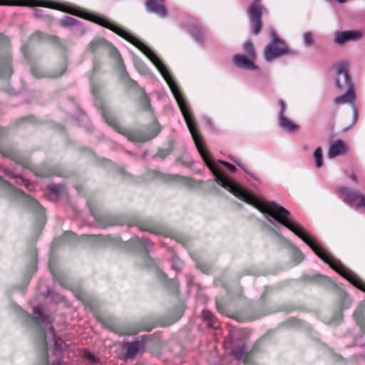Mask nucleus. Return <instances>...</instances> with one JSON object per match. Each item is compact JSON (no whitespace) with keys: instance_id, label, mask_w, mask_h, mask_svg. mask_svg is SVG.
Instances as JSON below:
<instances>
[{"instance_id":"f257e3e1","label":"nucleus","mask_w":365,"mask_h":365,"mask_svg":"<svg viewBox=\"0 0 365 365\" xmlns=\"http://www.w3.org/2000/svg\"><path fill=\"white\" fill-rule=\"evenodd\" d=\"M162 76L169 85V87L178 102L180 111L185 118L187 128L192 134L195 146L203 158V160L213 173L215 182L239 199L253 205L260 212L271 217L272 219L269 218V217H267V219H268L274 227H277L279 225H282L287 227L301 238L314 251V252L324 262L327 263L330 267L346 279L354 286L365 292V283L356 274L344 266L339 260L335 259L327 252L317 242L315 239L307 235L300 224L292 220L291 213L287 209L279 205L276 202L266 201L253 195L240 184L225 176L216 167L215 164L211 160L208 152L202 145L200 139V134L195 129L187 103L180 93L178 85L172 78L170 75Z\"/></svg>"},{"instance_id":"f03ea898","label":"nucleus","mask_w":365,"mask_h":365,"mask_svg":"<svg viewBox=\"0 0 365 365\" xmlns=\"http://www.w3.org/2000/svg\"><path fill=\"white\" fill-rule=\"evenodd\" d=\"M34 321L36 326V332L38 340L43 351V359L41 365H48L47 356V340L51 339L54 342V347L56 351L63 350V341L60 337H57L54 334V329L52 326L47 328L53 320L51 316H46L43 314L40 307L34 308Z\"/></svg>"},{"instance_id":"7ed1b4c3","label":"nucleus","mask_w":365,"mask_h":365,"mask_svg":"<svg viewBox=\"0 0 365 365\" xmlns=\"http://www.w3.org/2000/svg\"><path fill=\"white\" fill-rule=\"evenodd\" d=\"M102 116L105 121L111 127H113L117 132L125 135L128 140L135 143H144L154 137L160 133V128L158 123L155 120L148 130H128L120 127L115 117L113 116L112 113L106 108H102Z\"/></svg>"},{"instance_id":"20e7f679","label":"nucleus","mask_w":365,"mask_h":365,"mask_svg":"<svg viewBox=\"0 0 365 365\" xmlns=\"http://www.w3.org/2000/svg\"><path fill=\"white\" fill-rule=\"evenodd\" d=\"M3 178H5L4 174H0V187L4 194L12 199L22 200L29 210L38 215L40 220H44V210L40 204L32 197L26 195L23 191L14 187Z\"/></svg>"},{"instance_id":"39448f33","label":"nucleus","mask_w":365,"mask_h":365,"mask_svg":"<svg viewBox=\"0 0 365 365\" xmlns=\"http://www.w3.org/2000/svg\"><path fill=\"white\" fill-rule=\"evenodd\" d=\"M270 36L272 41L266 46L263 53L267 62H271L282 55L295 54V52L290 51L284 42L278 37L274 29H270Z\"/></svg>"},{"instance_id":"423d86ee","label":"nucleus","mask_w":365,"mask_h":365,"mask_svg":"<svg viewBox=\"0 0 365 365\" xmlns=\"http://www.w3.org/2000/svg\"><path fill=\"white\" fill-rule=\"evenodd\" d=\"M11 62L9 39L0 34V77L11 76L12 73Z\"/></svg>"},{"instance_id":"0eeeda50","label":"nucleus","mask_w":365,"mask_h":365,"mask_svg":"<svg viewBox=\"0 0 365 365\" xmlns=\"http://www.w3.org/2000/svg\"><path fill=\"white\" fill-rule=\"evenodd\" d=\"M261 1L262 0H252L247 9V13L250 18L252 33L254 35L259 34L262 26V19L264 8L261 5Z\"/></svg>"},{"instance_id":"6e6552de","label":"nucleus","mask_w":365,"mask_h":365,"mask_svg":"<svg viewBox=\"0 0 365 365\" xmlns=\"http://www.w3.org/2000/svg\"><path fill=\"white\" fill-rule=\"evenodd\" d=\"M338 193L344 197V202L349 205H353L356 209H365V195L358 190L340 187Z\"/></svg>"},{"instance_id":"1a4fd4ad","label":"nucleus","mask_w":365,"mask_h":365,"mask_svg":"<svg viewBox=\"0 0 365 365\" xmlns=\"http://www.w3.org/2000/svg\"><path fill=\"white\" fill-rule=\"evenodd\" d=\"M336 78L335 86L339 91L347 90L350 87L354 89V84L348 73L349 64L341 62L335 65Z\"/></svg>"},{"instance_id":"9d476101","label":"nucleus","mask_w":365,"mask_h":365,"mask_svg":"<svg viewBox=\"0 0 365 365\" xmlns=\"http://www.w3.org/2000/svg\"><path fill=\"white\" fill-rule=\"evenodd\" d=\"M150 336L148 335H143L141 336V340L125 343L123 346V349L125 351L124 354L125 359H129L134 358L140 350L144 349L146 340Z\"/></svg>"},{"instance_id":"9b49d317","label":"nucleus","mask_w":365,"mask_h":365,"mask_svg":"<svg viewBox=\"0 0 365 365\" xmlns=\"http://www.w3.org/2000/svg\"><path fill=\"white\" fill-rule=\"evenodd\" d=\"M145 6L148 12L155 14L160 18L163 19L168 16L165 0H146Z\"/></svg>"},{"instance_id":"f8f14e48","label":"nucleus","mask_w":365,"mask_h":365,"mask_svg":"<svg viewBox=\"0 0 365 365\" xmlns=\"http://www.w3.org/2000/svg\"><path fill=\"white\" fill-rule=\"evenodd\" d=\"M363 36V32L357 30L338 31L335 34L334 41L337 44L343 45L346 42L359 41Z\"/></svg>"},{"instance_id":"ddd939ff","label":"nucleus","mask_w":365,"mask_h":365,"mask_svg":"<svg viewBox=\"0 0 365 365\" xmlns=\"http://www.w3.org/2000/svg\"><path fill=\"white\" fill-rule=\"evenodd\" d=\"M255 58V57H250L249 56L235 54L232 56V61L237 68L249 71H255L258 69V66L254 62Z\"/></svg>"},{"instance_id":"4468645a","label":"nucleus","mask_w":365,"mask_h":365,"mask_svg":"<svg viewBox=\"0 0 365 365\" xmlns=\"http://www.w3.org/2000/svg\"><path fill=\"white\" fill-rule=\"evenodd\" d=\"M59 23L61 26L71 27V31L76 35H83L86 32V29L81 23L73 17L64 16L59 19Z\"/></svg>"},{"instance_id":"2eb2a0df","label":"nucleus","mask_w":365,"mask_h":365,"mask_svg":"<svg viewBox=\"0 0 365 365\" xmlns=\"http://www.w3.org/2000/svg\"><path fill=\"white\" fill-rule=\"evenodd\" d=\"M89 210L91 217L93 218L92 220H89V222L94 226L105 227L120 223L117 220H114L112 217L100 216L97 215L92 208L89 207Z\"/></svg>"},{"instance_id":"dca6fc26","label":"nucleus","mask_w":365,"mask_h":365,"mask_svg":"<svg viewBox=\"0 0 365 365\" xmlns=\"http://www.w3.org/2000/svg\"><path fill=\"white\" fill-rule=\"evenodd\" d=\"M347 147L342 140L338 139L334 141L329 146L327 157L334 158L338 155H341L346 152Z\"/></svg>"},{"instance_id":"f3484780","label":"nucleus","mask_w":365,"mask_h":365,"mask_svg":"<svg viewBox=\"0 0 365 365\" xmlns=\"http://www.w3.org/2000/svg\"><path fill=\"white\" fill-rule=\"evenodd\" d=\"M66 194V188L62 184H51L48 186V197L51 201H56Z\"/></svg>"},{"instance_id":"a211bd4d","label":"nucleus","mask_w":365,"mask_h":365,"mask_svg":"<svg viewBox=\"0 0 365 365\" xmlns=\"http://www.w3.org/2000/svg\"><path fill=\"white\" fill-rule=\"evenodd\" d=\"M66 63L63 65V68L58 73H46L41 68L37 66H33L31 68V72L32 75L37 78L48 77V78H58L63 75L64 71H66Z\"/></svg>"},{"instance_id":"6ab92c4d","label":"nucleus","mask_w":365,"mask_h":365,"mask_svg":"<svg viewBox=\"0 0 365 365\" xmlns=\"http://www.w3.org/2000/svg\"><path fill=\"white\" fill-rule=\"evenodd\" d=\"M230 354L235 359H241L243 363H245L247 354L244 342L240 341L233 346L231 349Z\"/></svg>"},{"instance_id":"aec40b11","label":"nucleus","mask_w":365,"mask_h":365,"mask_svg":"<svg viewBox=\"0 0 365 365\" xmlns=\"http://www.w3.org/2000/svg\"><path fill=\"white\" fill-rule=\"evenodd\" d=\"M355 94L354 89L350 87L347 90H345V93L335 98L334 102L335 104H343L346 103H350L352 105L354 104Z\"/></svg>"},{"instance_id":"412c9836","label":"nucleus","mask_w":365,"mask_h":365,"mask_svg":"<svg viewBox=\"0 0 365 365\" xmlns=\"http://www.w3.org/2000/svg\"><path fill=\"white\" fill-rule=\"evenodd\" d=\"M279 126L289 132L292 133L296 130H299V125L294 123L290 119H289L285 115L279 116V121H278Z\"/></svg>"},{"instance_id":"4be33fe9","label":"nucleus","mask_w":365,"mask_h":365,"mask_svg":"<svg viewBox=\"0 0 365 365\" xmlns=\"http://www.w3.org/2000/svg\"><path fill=\"white\" fill-rule=\"evenodd\" d=\"M202 320L206 322L208 327L212 329H217L218 327L217 320L210 310L204 309L202 312Z\"/></svg>"},{"instance_id":"5701e85b","label":"nucleus","mask_w":365,"mask_h":365,"mask_svg":"<svg viewBox=\"0 0 365 365\" xmlns=\"http://www.w3.org/2000/svg\"><path fill=\"white\" fill-rule=\"evenodd\" d=\"M193 39L199 44L204 45L205 32L203 29L198 26H192L189 29Z\"/></svg>"},{"instance_id":"b1692460","label":"nucleus","mask_w":365,"mask_h":365,"mask_svg":"<svg viewBox=\"0 0 365 365\" xmlns=\"http://www.w3.org/2000/svg\"><path fill=\"white\" fill-rule=\"evenodd\" d=\"M111 53L113 58L117 61L118 69L120 75L123 78L125 79L128 77V73L125 70V66L121 56L115 48H112Z\"/></svg>"},{"instance_id":"393cba45","label":"nucleus","mask_w":365,"mask_h":365,"mask_svg":"<svg viewBox=\"0 0 365 365\" xmlns=\"http://www.w3.org/2000/svg\"><path fill=\"white\" fill-rule=\"evenodd\" d=\"M158 279L165 282V285L170 289L173 292H176L178 291L179 284L177 282L173 280L167 279V276L163 272L158 270Z\"/></svg>"},{"instance_id":"a878e982","label":"nucleus","mask_w":365,"mask_h":365,"mask_svg":"<svg viewBox=\"0 0 365 365\" xmlns=\"http://www.w3.org/2000/svg\"><path fill=\"white\" fill-rule=\"evenodd\" d=\"M4 170L6 176L13 178V179L16 180V184L23 183L25 185V187H26L29 189V190H31V188H29V186L32 185V184L29 182V180L23 178L20 175H15L13 172L10 171L9 170H8L6 168H4Z\"/></svg>"},{"instance_id":"bb28decb","label":"nucleus","mask_w":365,"mask_h":365,"mask_svg":"<svg viewBox=\"0 0 365 365\" xmlns=\"http://www.w3.org/2000/svg\"><path fill=\"white\" fill-rule=\"evenodd\" d=\"M313 157L314 159L315 167L317 168H320L323 166V153L322 149L321 147L317 148L313 153Z\"/></svg>"},{"instance_id":"cd10ccee","label":"nucleus","mask_w":365,"mask_h":365,"mask_svg":"<svg viewBox=\"0 0 365 365\" xmlns=\"http://www.w3.org/2000/svg\"><path fill=\"white\" fill-rule=\"evenodd\" d=\"M137 245L141 247L147 252L149 248L153 245L150 241L147 238H139L138 237H134L133 240Z\"/></svg>"},{"instance_id":"c85d7f7f","label":"nucleus","mask_w":365,"mask_h":365,"mask_svg":"<svg viewBox=\"0 0 365 365\" xmlns=\"http://www.w3.org/2000/svg\"><path fill=\"white\" fill-rule=\"evenodd\" d=\"M243 50L245 53V56H249L250 57H255V51L253 46V44L250 41H247L243 43Z\"/></svg>"},{"instance_id":"c756f323","label":"nucleus","mask_w":365,"mask_h":365,"mask_svg":"<svg viewBox=\"0 0 365 365\" xmlns=\"http://www.w3.org/2000/svg\"><path fill=\"white\" fill-rule=\"evenodd\" d=\"M61 240L63 242L73 243L76 240V236L73 232L67 231L62 235Z\"/></svg>"},{"instance_id":"7c9ffc66","label":"nucleus","mask_w":365,"mask_h":365,"mask_svg":"<svg viewBox=\"0 0 365 365\" xmlns=\"http://www.w3.org/2000/svg\"><path fill=\"white\" fill-rule=\"evenodd\" d=\"M108 43L104 39H94L90 43L91 49L94 51L100 47L104 46Z\"/></svg>"},{"instance_id":"2f4dec72","label":"nucleus","mask_w":365,"mask_h":365,"mask_svg":"<svg viewBox=\"0 0 365 365\" xmlns=\"http://www.w3.org/2000/svg\"><path fill=\"white\" fill-rule=\"evenodd\" d=\"M303 43L307 47H310L314 45V39L312 32L307 31L303 35Z\"/></svg>"},{"instance_id":"473e14b6","label":"nucleus","mask_w":365,"mask_h":365,"mask_svg":"<svg viewBox=\"0 0 365 365\" xmlns=\"http://www.w3.org/2000/svg\"><path fill=\"white\" fill-rule=\"evenodd\" d=\"M354 318L356 323L361 328H363V324L364 322V315L361 312H356L354 314Z\"/></svg>"},{"instance_id":"72a5a7b5","label":"nucleus","mask_w":365,"mask_h":365,"mask_svg":"<svg viewBox=\"0 0 365 365\" xmlns=\"http://www.w3.org/2000/svg\"><path fill=\"white\" fill-rule=\"evenodd\" d=\"M141 105L145 110L151 112V107L148 97L144 94L141 98Z\"/></svg>"},{"instance_id":"f704fd0d","label":"nucleus","mask_w":365,"mask_h":365,"mask_svg":"<svg viewBox=\"0 0 365 365\" xmlns=\"http://www.w3.org/2000/svg\"><path fill=\"white\" fill-rule=\"evenodd\" d=\"M310 279L316 282H325L329 280L328 277L319 274H314L313 276L310 277Z\"/></svg>"},{"instance_id":"c9c22d12","label":"nucleus","mask_w":365,"mask_h":365,"mask_svg":"<svg viewBox=\"0 0 365 365\" xmlns=\"http://www.w3.org/2000/svg\"><path fill=\"white\" fill-rule=\"evenodd\" d=\"M173 150V148L170 147L165 150H160L158 153L156 154V156L158 158H160L162 159L165 158L166 156H168Z\"/></svg>"},{"instance_id":"e433bc0d","label":"nucleus","mask_w":365,"mask_h":365,"mask_svg":"<svg viewBox=\"0 0 365 365\" xmlns=\"http://www.w3.org/2000/svg\"><path fill=\"white\" fill-rule=\"evenodd\" d=\"M352 112H353V118H352V123L351 126L354 125L358 120L359 118V113L357 107L355 104L352 105Z\"/></svg>"},{"instance_id":"4c0bfd02","label":"nucleus","mask_w":365,"mask_h":365,"mask_svg":"<svg viewBox=\"0 0 365 365\" xmlns=\"http://www.w3.org/2000/svg\"><path fill=\"white\" fill-rule=\"evenodd\" d=\"M34 14L36 17L38 18H44L48 16V15L46 14V11L43 9H35L34 10Z\"/></svg>"},{"instance_id":"58836bf2","label":"nucleus","mask_w":365,"mask_h":365,"mask_svg":"<svg viewBox=\"0 0 365 365\" xmlns=\"http://www.w3.org/2000/svg\"><path fill=\"white\" fill-rule=\"evenodd\" d=\"M36 253L33 252L32 253L31 263H30V269H31V273H34L36 271Z\"/></svg>"},{"instance_id":"ea45409f","label":"nucleus","mask_w":365,"mask_h":365,"mask_svg":"<svg viewBox=\"0 0 365 365\" xmlns=\"http://www.w3.org/2000/svg\"><path fill=\"white\" fill-rule=\"evenodd\" d=\"M219 163L222 164L224 166H225L231 173H235L236 171V167L226 161L223 160H219Z\"/></svg>"},{"instance_id":"a19ab883","label":"nucleus","mask_w":365,"mask_h":365,"mask_svg":"<svg viewBox=\"0 0 365 365\" xmlns=\"http://www.w3.org/2000/svg\"><path fill=\"white\" fill-rule=\"evenodd\" d=\"M172 267L176 271H180L183 267V263L180 260L176 259L173 261Z\"/></svg>"},{"instance_id":"79ce46f5","label":"nucleus","mask_w":365,"mask_h":365,"mask_svg":"<svg viewBox=\"0 0 365 365\" xmlns=\"http://www.w3.org/2000/svg\"><path fill=\"white\" fill-rule=\"evenodd\" d=\"M279 107H280V109H279V116H282V115H284V112H285V110H286V103L285 102L280 99L279 101Z\"/></svg>"},{"instance_id":"37998d69","label":"nucleus","mask_w":365,"mask_h":365,"mask_svg":"<svg viewBox=\"0 0 365 365\" xmlns=\"http://www.w3.org/2000/svg\"><path fill=\"white\" fill-rule=\"evenodd\" d=\"M242 170H243L247 174H248L249 175H250L253 179H255V180L257 181H259V178L255 175L253 173H250L247 168L245 166L244 164H242V163L238 165Z\"/></svg>"},{"instance_id":"c03bdc74","label":"nucleus","mask_w":365,"mask_h":365,"mask_svg":"<svg viewBox=\"0 0 365 365\" xmlns=\"http://www.w3.org/2000/svg\"><path fill=\"white\" fill-rule=\"evenodd\" d=\"M86 358L89 360V361L92 364H95L98 361L96 356L94 354H91V352L86 353Z\"/></svg>"},{"instance_id":"a18cd8bd","label":"nucleus","mask_w":365,"mask_h":365,"mask_svg":"<svg viewBox=\"0 0 365 365\" xmlns=\"http://www.w3.org/2000/svg\"><path fill=\"white\" fill-rule=\"evenodd\" d=\"M4 168H6V167H4V166H1L0 167V174H4V177L8 178V176L6 175V173H5L4 170ZM6 169H8V170H9L11 171V170L9 168H6ZM15 171H16V169H14V170L13 171V173L16 175ZM11 172H12V170H11ZM16 175H18L16 174ZM9 178L11 179L12 178L9 177Z\"/></svg>"},{"instance_id":"49530a36","label":"nucleus","mask_w":365,"mask_h":365,"mask_svg":"<svg viewBox=\"0 0 365 365\" xmlns=\"http://www.w3.org/2000/svg\"><path fill=\"white\" fill-rule=\"evenodd\" d=\"M350 300L349 299V297L347 296L344 297V304H343V308L346 309L348 308L350 305Z\"/></svg>"},{"instance_id":"de8ad7c7","label":"nucleus","mask_w":365,"mask_h":365,"mask_svg":"<svg viewBox=\"0 0 365 365\" xmlns=\"http://www.w3.org/2000/svg\"><path fill=\"white\" fill-rule=\"evenodd\" d=\"M197 267L202 270V272H205V273H207L208 272V268L207 267H204L202 264H201L200 263H197Z\"/></svg>"},{"instance_id":"09e8293b","label":"nucleus","mask_w":365,"mask_h":365,"mask_svg":"<svg viewBox=\"0 0 365 365\" xmlns=\"http://www.w3.org/2000/svg\"><path fill=\"white\" fill-rule=\"evenodd\" d=\"M153 327L151 325H148L145 327L140 326L139 327L140 329L145 330V331H150L152 329Z\"/></svg>"},{"instance_id":"8fccbe9b","label":"nucleus","mask_w":365,"mask_h":365,"mask_svg":"<svg viewBox=\"0 0 365 365\" xmlns=\"http://www.w3.org/2000/svg\"><path fill=\"white\" fill-rule=\"evenodd\" d=\"M51 365H64V362L61 359H57Z\"/></svg>"},{"instance_id":"3c124183","label":"nucleus","mask_w":365,"mask_h":365,"mask_svg":"<svg viewBox=\"0 0 365 365\" xmlns=\"http://www.w3.org/2000/svg\"><path fill=\"white\" fill-rule=\"evenodd\" d=\"M41 35H42L41 33L37 31V32L34 33V35L32 36V39L41 38Z\"/></svg>"},{"instance_id":"603ef678","label":"nucleus","mask_w":365,"mask_h":365,"mask_svg":"<svg viewBox=\"0 0 365 365\" xmlns=\"http://www.w3.org/2000/svg\"><path fill=\"white\" fill-rule=\"evenodd\" d=\"M349 178H350L351 180H352L353 181H354L355 182H358V180H357V178H356V175H355V174H354V173H352V174H351V175H349Z\"/></svg>"},{"instance_id":"864d4df0","label":"nucleus","mask_w":365,"mask_h":365,"mask_svg":"<svg viewBox=\"0 0 365 365\" xmlns=\"http://www.w3.org/2000/svg\"><path fill=\"white\" fill-rule=\"evenodd\" d=\"M231 160L237 165L241 163V161L237 158H232Z\"/></svg>"},{"instance_id":"5fc2aeb1","label":"nucleus","mask_w":365,"mask_h":365,"mask_svg":"<svg viewBox=\"0 0 365 365\" xmlns=\"http://www.w3.org/2000/svg\"><path fill=\"white\" fill-rule=\"evenodd\" d=\"M205 122L208 127L212 128V122L210 119L205 118Z\"/></svg>"},{"instance_id":"6e6d98bb","label":"nucleus","mask_w":365,"mask_h":365,"mask_svg":"<svg viewBox=\"0 0 365 365\" xmlns=\"http://www.w3.org/2000/svg\"><path fill=\"white\" fill-rule=\"evenodd\" d=\"M145 261L148 262L147 266H149L150 262H153V259H151L148 255H145Z\"/></svg>"},{"instance_id":"4d7b16f0","label":"nucleus","mask_w":365,"mask_h":365,"mask_svg":"<svg viewBox=\"0 0 365 365\" xmlns=\"http://www.w3.org/2000/svg\"><path fill=\"white\" fill-rule=\"evenodd\" d=\"M51 40L55 43H58V38L56 36H52Z\"/></svg>"},{"instance_id":"13d9d810","label":"nucleus","mask_w":365,"mask_h":365,"mask_svg":"<svg viewBox=\"0 0 365 365\" xmlns=\"http://www.w3.org/2000/svg\"><path fill=\"white\" fill-rule=\"evenodd\" d=\"M21 49H22V52L24 53V56H26V46H24L22 47V48H21Z\"/></svg>"},{"instance_id":"bf43d9fd","label":"nucleus","mask_w":365,"mask_h":365,"mask_svg":"<svg viewBox=\"0 0 365 365\" xmlns=\"http://www.w3.org/2000/svg\"><path fill=\"white\" fill-rule=\"evenodd\" d=\"M269 228L271 230L272 232H273L275 234H277V231L274 228L271 227L270 226H269Z\"/></svg>"},{"instance_id":"052dcab7","label":"nucleus","mask_w":365,"mask_h":365,"mask_svg":"<svg viewBox=\"0 0 365 365\" xmlns=\"http://www.w3.org/2000/svg\"><path fill=\"white\" fill-rule=\"evenodd\" d=\"M336 1H338L340 4H344V3L346 2V0H336Z\"/></svg>"},{"instance_id":"680f3d73","label":"nucleus","mask_w":365,"mask_h":365,"mask_svg":"<svg viewBox=\"0 0 365 365\" xmlns=\"http://www.w3.org/2000/svg\"><path fill=\"white\" fill-rule=\"evenodd\" d=\"M216 305H217V308L218 309V310H219L220 312H221V311H220V307H219V303H218L217 302H216Z\"/></svg>"},{"instance_id":"e2e57ef3","label":"nucleus","mask_w":365,"mask_h":365,"mask_svg":"<svg viewBox=\"0 0 365 365\" xmlns=\"http://www.w3.org/2000/svg\"><path fill=\"white\" fill-rule=\"evenodd\" d=\"M298 255H299L300 257H302V252H298Z\"/></svg>"},{"instance_id":"0e129e2a","label":"nucleus","mask_w":365,"mask_h":365,"mask_svg":"<svg viewBox=\"0 0 365 365\" xmlns=\"http://www.w3.org/2000/svg\"><path fill=\"white\" fill-rule=\"evenodd\" d=\"M348 130H349V128H346L344 129V131L345 132V131H346Z\"/></svg>"},{"instance_id":"69168bd1","label":"nucleus","mask_w":365,"mask_h":365,"mask_svg":"<svg viewBox=\"0 0 365 365\" xmlns=\"http://www.w3.org/2000/svg\"><path fill=\"white\" fill-rule=\"evenodd\" d=\"M112 330L114 331V332H117L116 330H115L114 329H112Z\"/></svg>"},{"instance_id":"338daca9","label":"nucleus","mask_w":365,"mask_h":365,"mask_svg":"<svg viewBox=\"0 0 365 365\" xmlns=\"http://www.w3.org/2000/svg\"><path fill=\"white\" fill-rule=\"evenodd\" d=\"M48 296H50V295H51V292H50L49 291H48Z\"/></svg>"},{"instance_id":"774afa93","label":"nucleus","mask_w":365,"mask_h":365,"mask_svg":"<svg viewBox=\"0 0 365 365\" xmlns=\"http://www.w3.org/2000/svg\"><path fill=\"white\" fill-rule=\"evenodd\" d=\"M51 273H52V275H53V276H54V273L53 272V271L51 270Z\"/></svg>"}]
</instances>
